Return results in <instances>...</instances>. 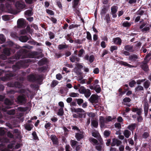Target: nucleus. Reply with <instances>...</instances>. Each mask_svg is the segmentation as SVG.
Listing matches in <instances>:
<instances>
[{
	"mask_svg": "<svg viewBox=\"0 0 151 151\" xmlns=\"http://www.w3.org/2000/svg\"><path fill=\"white\" fill-rule=\"evenodd\" d=\"M76 66L79 69L83 67V65L81 64L78 63H76Z\"/></svg>",
	"mask_w": 151,
	"mask_h": 151,
	"instance_id": "obj_63",
	"label": "nucleus"
},
{
	"mask_svg": "<svg viewBox=\"0 0 151 151\" xmlns=\"http://www.w3.org/2000/svg\"><path fill=\"white\" fill-rule=\"evenodd\" d=\"M83 52L84 50L83 49H82L80 50L79 52V54L78 55V56L81 57L83 54Z\"/></svg>",
	"mask_w": 151,
	"mask_h": 151,
	"instance_id": "obj_61",
	"label": "nucleus"
},
{
	"mask_svg": "<svg viewBox=\"0 0 151 151\" xmlns=\"http://www.w3.org/2000/svg\"><path fill=\"white\" fill-rule=\"evenodd\" d=\"M87 114L89 116L91 117H93L95 116V114L92 112L88 113Z\"/></svg>",
	"mask_w": 151,
	"mask_h": 151,
	"instance_id": "obj_57",
	"label": "nucleus"
},
{
	"mask_svg": "<svg viewBox=\"0 0 151 151\" xmlns=\"http://www.w3.org/2000/svg\"><path fill=\"white\" fill-rule=\"evenodd\" d=\"M79 91L80 93L84 94L86 98L89 97L91 95L90 90L88 89H86L83 86L80 88Z\"/></svg>",
	"mask_w": 151,
	"mask_h": 151,
	"instance_id": "obj_3",
	"label": "nucleus"
},
{
	"mask_svg": "<svg viewBox=\"0 0 151 151\" xmlns=\"http://www.w3.org/2000/svg\"><path fill=\"white\" fill-rule=\"evenodd\" d=\"M29 62V60H25L24 61H22L17 63L15 65L13 66V69L14 71L17 70L21 68H24L26 66V63Z\"/></svg>",
	"mask_w": 151,
	"mask_h": 151,
	"instance_id": "obj_1",
	"label": "nucleus"
},
{
	"mask_svg": "<svg viewBox=\"0 0 151 151\" xmlns=\"http://www.w3.org/2000/svg\"><path fill=\"white\" fill-rule=\"evenodd\" d=\"M117 141V139L115 138L113 139L112 142L111 143V145L112 146H114L116 145Z\"/></svg>",
	"mask_w": 151,
	"mask_h": 151,
	"instance_id": "obj_44",
	"label": "nucleus"
},
{
	"mask_svg": "<svg viewBox=\"0 0 151 151\" xmlns=\"http://www.w3.org/2000/svg\"><path fill=\"white\" fill-rule=\"evenodd\" d=\"M131 24L127 22H124L123 23V25L124 27H129L131 26Z\"/></svg>",
	"mask_w": 151,
	"mask_h": 151,
	"instance_id": "obj_41",
	"label": "nucleus"
},
{
	"mask_svg": "<svg viewBox=\"0 0 151 151\" xmlns=\"http://www.w3.org/2000/svg\"><path fill=\"white\" fill-rule=\"evenodd\" d=\"M143 87L142 86L138 85L135 89V92L137 93L139 91L143 90Z\"/></svg>",
	"mask_w": 151,
	"mask_h": 151,
	"instance_id": "obj_22",
	"label": "nucleus"
},
{
	"mask_svg": "<svg viewBox=\"0 0 151 151\" xmlns=\"http://www.w3.org/2000/svg\"><path fill=\"white\" fill-rule=\"evenodd\" d=\"M92 136L95 137H97L99 136V133L96 131H94L92 132Z\"/></svg>",
	"mask_w": 151,
	"mask_h": 151,
	"instance_id": "obj_40",
	"label": "nucleus"
},
{
	"mask_svg": "<svg viewBox=\"0 0 151 151\" xmlns=\"http://www.w3.org/2000/svg\"><path fill=\"white\" fill-rule=\"evenodd\" d=\"M94 90L97 93H99L101 90V88L99 85H97L95 86Z\"/></svg>",
	"mask_w": 151,
	"mask_h": 151,
	"instance_id": "obj_28",
	"label": "nucleus"
},
{
	"mask_svg": "<svg viewBox=\"0 0 151 151\" xmlns=\"http://www.w3.org/2000/svg\"><path fill=\"white\" fill-rule=\"evenodd\" d=\"M146 23L143 22L139 27V28L141 29L142 32H146L147 31H149L150 29V27L148 26H146Z\"/></svg>",
	"mask_w": 151,
	"mask_h": 151,
	"instance_id": "obj_6",
	"label": "nucleus"
},
{
	"mask_svg": "<svg viewBox=\"0 0 151 151\" xmlns=\"http://www.w3.org/2000/svg\"><path fill=\"white\" fill-rule=\"evenodd\" d=\"M15 6L17 9L20 10L24 8L25 5L24 2L21 1H17L15 4Z\"/></svg>",
	"mask_w": 151,
	"mask_h": 151,
	"instance_id": "obj_5",
	"label": "nucleus"
},
{
	"mask_svg": "<svg viewBox=\"0 0 151 151\" xmlns=\"http://www.w3.org/2000/svg\"><path fill=\"white\" fill-rule=\"evenodd\" d=\"M84 135L83 132L79 131V132L76 133L75 137L78 141H79L82 139Z\"/></svg>",
	"mask_w": 151,
	"mask_h": 151,
	"instance_id": "obj_10",
	"label": "nucleus"
},
{
	"mask_svg": "<svg viewBox=\"0 0 151 151\" xmlns=\"http://www.w3.org/2000/svg\"><path fill=\"white\" fill-rule=\"evenodd\" d=\"M99 121L101 124V128L103 127L104 126L105 124L107 123L106 118H104L102 116H100V117Z\"/></svg>",
	"mask_w": 151,
	"mask_h": 151,
	"instance_id": "obj_11",
	"label": "nucleus"
},
{
	"mask_svg": "<svg viewBox=\"0 0 151 151\" xmlns=\"http://www.w3.org/2000/svg\"><path fill=\"white\" fill-rule=\"evenodd\" d=\"M131 100L129 98H125L123 100V101L124 102H130Z\"/></svg>",
	"mask_w": 151,
	"mask_h": 151,
	"instance_id": "obj_59",
	"label": "nucleus"
},
{
	"mask_svg": "<svg viewBox=\"0 0 151 151\" xmlns=\"http://www.w3.org/2000/svg\"><path fill=\"white\" fill-rule=\"evenodd\" d=\"M113 41L114 43L120 45L121 42V40L119 37H117L113 39Z\"/></svg>",
	"mask_w": 151,
	"mask_h": 151,
	"instance_id": "obj_24",
	"label": "nucleus"
},
{
	"mask_svg": "<svg viewBox=\"0 0 151 151\" xmlns=\"http://www.w3.org/2000/svg\"><path fill=\"white\" fill-rule=\"evenodd\" d=\"M143 102L144 104V109L145 114L146 115L147 113L148 109V104L147 102V100L146 98H145Z\"/></svg>",
	"mask_w": 151,
	"mask_h": 151,
	"instance_id": "obj_8",
	"label": "nucleus"
},
{
	"mask_svg": "<svg viewBox=\"0 0 151 151\" xmlns=\"http://www.w3.org/2000/svg\"><path fill=\"white\" fill-rule=\"evenodd\" d=\"M84 58L86 60H89L90 63L92 62L94 59V56L93 55L90 56L89 57L88 55H86Z\"/></svg>",
	"mask_w": 151,
	"mask_h": 151,
	"instance_id": "obj_16",
	"label": "nucleus"
},
{
	"mask_svg": "<svg viewBox=\"0 0 151 151\" xmlns=\"http://www.w3.org/2000/svg\"><path fill=\"white\" fill-rule=\"evenodd\" d=\"M20 58V56L19 55H17V57L16 56L14 57V58L11 59L10 63H13V62L15 61V60H17V59Z\"/></svg>",
	"mask_w": 151,
	"mask_h": 151,
	"instance_id": "obj_38",
	"label": "nucleus"
},
{
	"mask_svg": "<svg viewBox=\"0 0 151 151\" xmlns=\"http://www.w3.org/2000/svg\"><path fill=\"white\" fill-rule=\"evenodd\" d=\"M8 114L9 115H13L15 114V110L13 109L7 111Z\"/></svg>",
	"mask_w": 151,
	"mask_h": 151,
	"instance_id": "obj_49",
	"label": "nucleus"
},
{
	"mask_svg": "<svg viewBox=\"0 0 151 151\" xmlns=\"http://www.w3.org/2000/svg\"><path fill=\"white\" fill-rule=\"evenodd\" d=\"M20 92L23 93L27 95V96L29 97V93H31V92L29 90H27V91L26 90H25L24 89H21L20 91Z\"/></svg>",
	"mask_w": 151,
	"mask_h": 151,
	"instance_id": "obj_32",
	"label": "nucleus"
},
{
	"mask_svg": "<svg viewBox=\"0 0 151 151\" xmlns=\"http://www.w3.org/2000/svg\"><path fill=\"white\" fill-rule=\"evenodd\" d=\"M117 47L116 46H112L110 48V50L112 52L114 50H117Z\"/></svg>",
	"mask_w": 151,
	"mask_h": 151,
	"instance_id": "obj_47",
	"label": "nucleus"
},
{
	"mask_svg": "<svg viewBox=\"0 0 151 151\" xmlns=\"http://www.w3.org/2000/svg\"><path fill=\"white\" fill-rule=\"evenodd\" d=\"M90 99L92 103H96L98 101V96L96 95H92Z\"/></svg>",
	"mask_w": 151,
	"mask_h": 151,
	"instance_id": "obj_13",
	"label": "nucleus"
},
{
	"mask_svg": "<svg viewBox=\"0 0 151 151\" xmlns=\"http://www.w3.org/2000/svg\"><path fill=\"white\" fill-rule=\"evenodd\" d=\"M136 82L134 80H132L129 83V85L131 87L134 86V85L136 84Z\"/></svg>",
	"mask_w": 151,
	"mask_h": 151,
	"instance_id": "obj_42",
	"label": "nucleus"
},
{
	"mask_svg": "<svg viewBox=\"0 0 151 151\" xmlns=\"http://www.w3.org/2000/svg\"><path fill=\"white\" fill-rule=\"evenodd\" d=\"M14 86L18 88H21L22 87V84L19 82H16L14 83Z\"/></svg>",
	"mask_w": 151,
	"mask_h": 151,
	"instance_id": "obj_33",
	"label": "nucleus"
},
{
	"mask_svg": "<svg viewBox=\"0 0 151 151\" xmlns=\"http://www.w3.org/2000/svg\"><path fill=\"white\" fill-rule=\"evenodd\" d=\"M32 125L29 124H26L24 125L25 129L29 131H30L31 130L32 128Z\"/></svg>",
	"mask_w": 151,
	"mask_h": 151,
	"instance_id": "obj_30",
	"label": "nucleus"
},
{
	"mask_svg": "<svg viewBox=\"0 0 151 151\" xmlns=\"http://www.w3.org/2000/svg\"><path fill=\"white\" fill-rule=\"evenodd\" d=\"M148 61L149 60H145L141 65L142 68L145 71H147L148 70V66L147 64V63Z\"/></svg>",
	"mask_w": 151,
	"mask_h": 151,
	"instance_id": "obj_12",
	"label": "nucleus"
},
{
	"mask_svg": "<svg viewBox=\"0 0 151 151\" xmlns=\"http://www.w3.org/2000/svg\"><path fill=\"white\" fill-rule=\"evenodd\" d=\"M4 103L5 104L8 105H10L13 103L12 101H11L8 99H5Z\"/></svg>",
	"mask_w": 151,
	"mask_h": 151,
	"instance_id": "obj_36",
	"label": "nucleus"
},
{
	"mask_svg": "<svg viewBox=\"0 0 151 151\" xmlns=\"http://www.w3.org/2000/svg\"><path fill=\"white\" fill-rule=\"evenodd\" d=\"M48 34L50 39H51L54 38V35L53 33L50 32H49Z\"/></svg>",
	"mask_w": 151,
	"mask_h": 151,
	"instance_id": "obj_54",
	"label": "nucleus"
},
{
	"mask_svg": "<svg viewBox=\"0 0 151 151\" xmlns=\"http://www.w3.org/2000/svg\"><path fill=\"white\" fill-rule=\"evenodd\" d=\"M25 14L29 16H31L32 14V12L31 10H28L25 12Z\"/></svg>",
	"mask_w": 151,
	"mask_h": 151,
	"instance_id": "obj_51",
	"label": "nucleus"
},
{
	"mask_svg": "<svg viewBox=\"0 0 151 151\" xmlns=\"http://www.w3.org/2000/svg\"><path fill=\"white\" fill-rule=\"evenodd\" d=\"M67 47L66 45H58V48L60 50L62 49L63 48H66Z\"/></svg>",
	"mask_w": 151,
	"mask_h": 151,
	"instance_id": "obj_53",
	"label": "nucleus"
},
{
	"mask_svg": "<svg viewBox=\"0 0 151 151\" xmlns=\"http://www.w3.org/2000/svg\"><path fill=\"white\" fill-rule=\"evenodd\" d=\"M19 39L22 42H25L28 40V38L26 36H21L19 37Z\"/></svg>",
	"mask_w": 151,
	"mask_h": 151,
	"instance_id": "obj_19",
	"label": "nucleus"
},
{
	"mask_svg": "<svg viewBox=\"0 0 151 151\" xmlns=\"http://www.w3.org/2000/svg\"><path fill=\"white\" fill-rule=\"evenodd\" d=\"M103 147V144H96V149L99 151H101L102 148Z\"/></svg>",
	"mask_w": 151,
	"mask_h": 151,
	"instance_id": "obj_23",
	"label": "nucleus"
},
{
	"mask_svg": "<svg viewBox=\"0 0 151 151\" xmlns=\"http://www.w3.org/2000/svg\"><path fill=\"white\" fill-rule=\"evenodd\" d=\"M12 18L11 15H5L2 16L3 19L5 21L10 20Z\"/></svg>",
	"mask_w": 151,
	"mask_h": 151,
	"instance_id": "obj_18",
	"label": "nucleus"
},
{
	"mask_svg": "<svg viewBox=\"0 0 151 151\" xmlns=\"http://www.w3.org/2000/svg\"><path fill=\"white\" fill-rule=\"evenodd\" d=\"M107 123L109 122L112 121L114 119V118H112L110 116H108L106 118Z\"/></svg>",
	"mask_w": 151,
	"mask_h": 151,
	"instance_id": "obj_52",
	"label": "nucleus"
},
{
	"mask_svg": "<svg viewBox=\"0 0 151 151\" xmlns=\"http://www.w3.org/2000/svg\"><path fill=\"white\" fill-rule=\"evenodd\" d=\"M136 124H133L128 126V128L131 131L133 130L135 128Z\"/></svg>",
	"mask_w": 151,
	"mask_h": 151,
	"instance_id": "obj_29",
	"label": "nucleus"
},
{
	"mask_svg": "<svg viewBox=\"0 0 151 151\" xmlns=\"http://www.w3.org/2000/svg\"><path fill=\"white\" fill-rule=\"evenodd\" d=\"M76 101L78 104L79 105H80L83 102V99H76Z\"/></svg>",
	"mask_w": 151,
	"mask_h": 151,
	"instance_id": "obj_46",
	"label": "nucleus"
},
{
	"mask_svg": "<svg viewBox=\"0 0 151 151\" xmlns=\"http://www.w3.org/2000/svg\"><path fill=\"white\" fill-rule=\"evenodd\" d=\"M137 56L135 55H130L129 57V60L131 61H135L137 59Z\"/></svg>",
	"mask_w": 151,
	"mask_h": 151,
	"instance_id": "obj_20",
	"label": "nucleus"
},
{
	"mask_svg": "<svg viewBox=\"0 0 151 151\" xmlns=\"http://www.w3.org/2000/svg\"><path fill=\"white\" fill-rule=\"evenodd\" d=\"M17 101L19 103H24L26 102L25 97L24 95L22 94L19 96L17 98Z\"/></svg>",
	"mask_w": 151,
	"mask_h": 151,
	"instance_id": "obj_9",
	"label": "nucleus"
},
{
	"mask_svg": "<svg viewBox=\"0 0 151 151\" xmlns=\"http://www.w3.org/2000/svg\"><path fill=\"white\" fill-rule=\"evenodd\" d=\"M27 79L30 81H36L39 84H40L42 81V77L41 76H35L33 74H31L28 76Z\"/></svg>",
	"mask_w": 151,
	"mask_h": 151,
	"instance_id": "obj_2",
	"label": "nucleus"
},
{
	"mask_svg": "<svg viewBox=\"0 0 151 151\" xmlns=\"http://www.w3.org/2000/svg\"><path fill=\"white\" fill-rule=\"evenodd\" d=\"M118 9V7L117 6H114L111 7V13H116Z\"/></svg>",
	"mask_w": 151,
	"mask_h": 151,
	"instance_id": "obj_21",
	"label": "nucleus"
},
{
	"mask_svg": "<svg viewBox=\"0 0 151 151\" xmlns=\"http://www.w3.org/2000/svg\"><path fill=\"white\" fill-rule=\"evenodd\" d=\"M0 40L3 42L5 41L6 38L2 34H0Z\"/></svg>",
	"mask_w": 151,
	"mask_h": 151,
	"instance_id": "obj_45",
	"label": "nucleus"
},
{
	"mask_svg": "<svg viewBox=\"0 0 151 151\" xmlns=\"http://www.w3.org/2000/svg\"><path fill=\"white\" fill-rule=\"evenodd\" d=\"M107 10L104 7L102 9V10L101 11V14H105Z\"/></svg>",
	"mask_w": 151,
	"mask_h": 151,
	"instance_id": "obj_58",
	"label": "nucleus"
},
{
	"mask_svg": "<svg viewBox=\"0 0 151 151\" xmlns=\"http://www.w3.org/2000/svg\"><path fill=\"white\" fill-rule=\"evenodd\" d=\"M6 9L8 10V12L10 13L15 14L19 13L20 11H17L14 9L10 5H6Z\"/></svg>",
	"mask_w": 151,
	"mask_h": 151,
	"instance_id": "obj_4",
	"label": "nucleus"
},
{
	"mask_svg": "<svg viewBox=\"0 0 151 151\" xmlns=\"http://www.w3.org/2000/svg\"><path fill=\"white\" fill-rule=\"evenodd\" d=\"M120 64L122 65H124L125 66H127L130 68L135 67L136 66L130 65L126 62L122 61L120 63Z\"/></svg>",
	"mask_w": 151,
	"mask_h": 151,
	"instance_id": "obj_26",
	"label": "nucleus"
},
{
	"mask_svg": "<svg viewBox=\"0 0 151 151\" xmlns=\"http://www.w3.org/2000/svg\"><path fill=\"white\" fill-rule=\"evenodd\" d=\"M90 141L94 144H96L97 143V141L96 139L93 138H91L89 139Z\"/></svg>",
	"mask_w": 151,
	"mask_h": 151,
	"instance_id": "obj_39",
	"label": "nucleus"
},
{
	"mask_svg": "<svg viewBox=\"0 0 151 151\" xmlns=\"http://www.w3.org/2000/svg\"><path fill=\"white\" fill-rule=\"evenodd\" d=\"M69 95L70 96L73 97L78 96L79 95L78 94L74 92L71 93H69Z\"/></svg>",
	"mask_w": 151,
	"mask_h": 151,
	"instance_id": "obj_37",
	"label": "nucleus"
},
{
	"mask_svg": "<svg viewBox=\"0 0 151 151\" xmlns=\"http://www.w3.org/2000/svg\"><path fill=\"white\" fill-rule=\"evenodd\" d=\"M64 113L63 108H60L59 109L58 113V115L60 116H62Z\"/></svg>",
	"mask_w": 151,
	"mask_h": 151,
	"instance_id": "obj_35",
	"label": "nucleus"
},
{
	"mask_svg": "<svg viewBox=\"0 0 151 151\" xmlns=\"http://www.w3.org/2000/svg\"><path fill=\"white\" fill-rule=\"evenodd\" d=\"M124 134L126 138H128L131 134V132L128 130L126 129L124 130Z\"/></svg>",
	"mask_w": 151,
	"mask_h": 151,
	"instance_id": "obj_25",
	"label": "nucleus"
},
{
	"mask_svg": "<svg viewBox=\"0 0 151 151\" xmlns=\"http://www.w3.org/2000/svg\"><path fill=\"white\" fill-rule=\"evenodd\" d=\"M4 53L6 55L9 56L10 54V51L9 49L6 48H4Z\"/></svg>",
	"mask_w": 151,
	"mask_h": 151,
	"instance_id": "obj_34",
	"label": "nucleus"
},
{
	"mask_svg": "<svg viewBox=\"0 0 151 151\" xmlns=\"http://www.w3.org/2000/svg\"><path fill=\"white\" fill-rule=\"evenodd\" d=\"M86 38L88 40H89L90 41L92 40L91 34L88 32H87Z\"/></svg>",
	"mask_w": 151,
	"mask_h": 151,
	"instance_id": "obj_43",
	"label": "nucleus"
},
{
	"mask_svg": "<svg viewBox=\"0 0 151 151\" xmlns=\"http://www.w3.org/2000/svg\"><path fill=\"white\" fill-rule=\"evenodd\" d=\"M125 49L128 51H132V47L131 46H126L125 47Z\"/></svg>",
	"mask_w": 151,
	"mask_h": 151,
	"instance_id": "obj_48",
	"label": "nucleus"
},
{
	"mask_svg": "<svg viewBox=\"0 0 151 151\" xmlns=\"http://www.w3.org/2000/svg\"><path fill=\"white\" fill-rule=\"evenodd\" d=\"M110 134V132L109 131L106 130L104 132V135L106 137H108Z\"/></svg>",
	"mask_w": 151,
	"mask_h": 151,
	"instance_id": "obj_55",
	"label": "nucleus"
},
{
	"mask_svg": "<svg viewBox=\"0 0 151 151\" xmlns=\"http://www.w3.org/2000/svg\"><path fill=\"white\" fill-rule=\"evenodd\" d=\"M17 24L18 27H22L25 25L26 22L24 19L21 18L18 19Z\"/></svg>",
	"mask_w": 151,
	"mask_h": 151,
	"instance_id": "obj_7",
	"label": "nucleus"
},
{
	"mask_svg": "<svg viewBox=\"0 0 151 151\" xmlns=\"http://www.w3.org/2000/svg\"><path fill=\"white\" fill-rule=\"evenodd\" d=\"M13 75H12L11 74H7L6 75L5 77H0V81H5L9 79V76H13Z\"/></svg>",
	"mask_w": 151,
	"mask_h": 151,
	"instance_id": "obj_14",
	"label": "nucleus"
},
{
	"mask_svg": "<svg viewBox=\"0 0 151 151\" xmlns=\"http://www.w3.org/2000/svg\"><path fill=\"white\" fill-rule=\"evenodd\" d=\"M79 1V0H74V4L73 6L74 7H76V6L78 5Z\"/></svg>",
	"mask_w": 151,
	"mask_h": 151,
	"instance_id": "obj_60",
	"label": "nucleus"
},
{
	"mask_svg": "<svg viewBox=\"0 0 151 151\" xmlns=\"http://www.w3.org/2000/svg\"><path fill=\"white\" fill-rule=\"evenodd\" d=\"M78 142L74 140H72L71 141V145L72 146L74 147L76 144Z\"/></svg>",
	"mask_w": 151,
	"mask_h": 151,
	"instance_id": "obj_62",
	"label": "nucleus"
},
{
	"mask_svg": "<svg viewBox=\"0 0 151 151\" xmlns=\"http://www.w3.org/2000/svg\"><path fill=\"white\" fill-rule=\"evenodd\" d=\"M51 138L53 144H58V139L55 136V135H52L51 136Z\"/></svg>",
	"mask_w": 151,
	"mask_h": 151,
	"instance_id": "obj_17",
	"label": "nucleus"
},
{
	"mask_svg": "<svg viewBox=\"0 0 151 151\" xmlns=\"http://www.w3.org/2000/svg\"><path fill=\"white\" fill-rule=\"evenodd\" d=\"M91 124L92 126L96 128L98 126V122L96 121L95 120H92Z\"/></svg>",
	"mask_w": 151,
	"mask_h": 151,
	"instance_id": "obj_27",
	"label": "nucleus"
},
{
	"mask_svg": "<svg viewBox=\"0 0 151 151\" xmlns=\"http://www.w3.org/2000/svg\"><path fill=\"white\" fill-rule=\"evenodd\" d=\"M150 84V82L148 80H147L144 82V86L145 88H147L149 87Z\"/></svg>",
	"mask_w": 151,
	"mask_h": 151,
	"instance_id": "obj_31",
	"label": "nucleus"
},
{
	"mask_svg": "<svg viewBox=\"0 0 151 151\" xmlns=\"http://www.w3.org/2000/svg\"><path fill=\"white\" fill-rule=\"evenodd\" d=\"M30 28L29 26H27L26 28V30L27 32H29L30 33H31L33 32L32 29H30Z\"/></svg>",
	"mask_w": 151,
	"mask_h": 151,
	"instance_id": "obj_50",
	"label": "nucleus"
},
{
	"mask_svg": "<svg viewBox=\"0 0 151 151\" xmlns=\"http://www.w3.org/2000/svg\"><path fill=\"white\" fill-rule=\"evenodd\" d=\"M58 83V82L56 80H54L52 81V87H54L56 86Z\"/></svg>",
	"mask_w": 151,
	"mask_h": 151,
	"instance_id": "obj_56",
	"label": "nucleus"
},
{
	"mask_svg": "<svg viewBox=\"0 0 151 151\" xmlns=\"http://www.w3.org/2000/svg\"><path fill=\"white\" fill-rule=\"evenodd\" d=\"M66 151H70L71 148L70 146L68 145H66L65 146Z\"/></svg>",
	"mask_w": 151,
	"mask_h": 151,
	"instance_id": "obj_64",
	"label": "nucleus"
},
{
	"mask_svg": "<svg viewBox=\"0 0 151 151\" xmlns=\"http://www.w3.org/2000/svg\"><path fill=\"white\" fill-rule=\"evenodd\" d=\"M70 60L72 62H74L76 61L78 62L80 60V58L77 57L76 56L72 55L70 57Z\"/></svg>",
	"mask_w": 151,
	"mask_h": 151,
	"instance_id": "obj_15",
	"label": "nucleus"
}]
</instances>
